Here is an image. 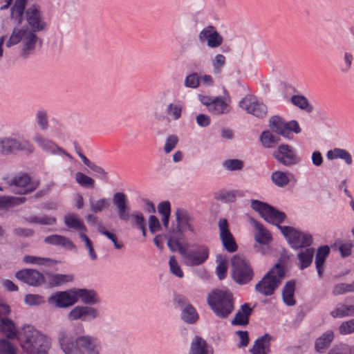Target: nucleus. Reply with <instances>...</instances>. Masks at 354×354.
<instances>
[{
  "label": "nucleus",
  "mask_w": 354,
  "mask_h": 354,
  "mask_svg": "<svg viewBox=\"0 0 354 354\" xmlns=\"http://www.w3.org/2000/svg\"><path fill=\"white\" fill-rule=\"evenodd\" d=\"M198 39L202 43L207 41V46L211 48H218L223 41V37L212 25L206 26L200 32Z\"/></svg>",
  "instance_id": "dca6fc26"
},
{
  "label": "nucleus",
  "mask_w": 354,
  "mask_h": 354,
  "mask_svg": "<svg viewBox=\"0 0 354 354\" xmlns=\"http://www.w3.org/2000/svg\"><path fill=\"white\" fill-rule=\"evenodd\" d=\"M36 122L39 127L42 130H46L48 127V115L47 112L44 110L41 109L37 111L36 113Z\"/></svg>",
  "instance_id": "6e6d98bb"
},
{
  "label": "nucleus",
  "mask_w": 354,
  "mask_h": 354,
  "mask_svg": "<svg viewBox=\"0 0 354 354\" xmlns=\"http://www.w3.org/2000/svg\"><path fill=\"white\" fill-rule=\"evenodd\" d=\"M230 275L236 283L243 286L253 279L254 272L250 261L243 255L237 254L231 259Z\"/></svg>",
  "instance_id": "0eeeda50"
},
{
  "label": "nucleus",
  "mask_w": 354,
  "mask_h": 354,
  "mask_svg": "<svg viewBox=\"0 0 354 354\" xmlns=\"http://www.w3.org/2000/svg\"><path fill=\"white\" fill-rule=\"evenodd\" d=\"M113 203L116 207L118 216L122 221L127 223L131 218L130 224L133 228L138 229L146 223V219L142 212L136 211L131 214L129 201L125 193L115 192L113 196Z\"/></svg>",
  "instance_id": "423d86ee"
},
{
  "label": "nucleus",
  "mask_w": 354,
  "mask_h": 354,
  "mask_svg": "<svg viewBox=\"0 0 354 354\" xmlns=\"http://www.w3.org/2000/svg\"><path fill=\"white\" fill-rule=\"evenodd\" d=\"M26 221L30 223H37L40 225H55L57 220L53 216L44 215L42 217H38L36 215H32L29 216Z\"/></svg>",
  "instance_id": "c03bdc74"
},
{
  "label": "nucleus",
  "mask_w": 354,
  "mask_h": 354,
  "mask_svg": "<svg viewBox=\"0 0 354 354\" xmlns=\"http://www.w3.org/2000/svg\"><path fill=\"white\" fill-rule=\"evenodd\" d=\"M167 246L169 250L172 252H175L177 250L180 254V249H187L189 245L186 243L185 245H183L180 242L181 238L179 236H176L175 234L168 235L167 237Z\"/></svg>",
  "instance_id": "79ce46f5"
},
{
  "label": "nucleus",
  "mask_w": 354,
  "mask_h": 354,
  "mask_svg": "<svg viewBox=\"0 0 354 354\" xmlns=\"http://www.w3.org/2000/svg\"><path fill=\"white\" fill-rule=\"evenodd\" d=\"M254 307L250 304L244 303L240 306V309L235 313L234 317L230 323L232 326H246L249 324L250 317L253 313Z\"/></svg>",
  "instance_id": "4be33fe9"
},
{
  "label": "nucleus",
  "mask_w": 354,
  "mask_h": 354,
  "mask_svg": "<svg viewBox=\"0 0 354 354\" xmlns=\"http://www.w3.org/2000/svg\"><path fill=\"white\" fill-rule=\"evenodd\" d=\"M0 332L8 339H15L18 330L15 323L8 317L0 318Z\"/></svg>",
  "instance_id": "a878e982"
},
{
  "label": "nucleus",
  "mask_w": 354,
  "mask_h": 354,
  "mask_svg": "<svg viewBox=\"0 0 354 354\" xmlns=\"http://www.w3.org/2000/svg\"><path fill=\"white\" fill-rule=\"evenodd\" d=\"M200 84V80L196 73H192L185 77V86L188 88H196Z\"/></svg>",
  "instance_id": "0e129e2a"
},
{
  "label": "nucleus",
  "mask_w": 354,
  "mask_h": 354,
  "mask_svg": "<svg viewBox=\"0 0 354 354\" xmlns=\"http://www.w3.org/2000/svg\"><path fill=\"white\" fill-rule=\"evenodd\" d=\"M24 341L21 344L26 354H47L50 348V339L32 326L24 329Z\"/></svg>",
  "instance_id": "39448f33"
},
{
  "label": "nucleus",
  "mask_w": 354,
  "mask_h": 354,
  "mask_svg": "<svg viewBox=\"0 0 354 354\" xmlns=\"http://www.w3.org/2000/svg\"><path fill=\"white\" fill-rule=\"evenodd\" d=\"M99 316V312L95 308L88 306H77L68 313V319L71 321L81 319L86 322Z\"/></svg>",
  "instance_id": "f3484780"
},
{
  "label": "nucleus",
  "mask_w": 354,
  "mask_h": 354,
  "mask_svg": "<svg viewBox=\"0 0 354 354\" xmlns=\"http://www.w3.org/2000/svg\"><path fill=\"white\" fill-rule=\"evenodd\" d=\"M59 342L65 354H99L101 346L89 336L74 337L61 332Z\"/></svg>",
  "instance_id": "f03ea898"
},
{
  "label": "nucleus",
  "mask_w": 354,
  "mask_h": 354,
  "mask_svg": "<svg viewBox=\"0 0 354 354\" xmlns=\"http://www.w3.org/2000/svg\"><path fill=\"white\" fill-rule=\"evenodd\" d=\"M217 266L216 268V274L220 280L224 279L227 272V259L225 255L219 254L216 257Z\"/></svg>",
  "instance_id": "c9c22d12"
},
{
  "label": "nucleus",
  "mask_w": 354,
  "mask_h": 354,
  "mask_svg": "<svg viewBox=\"0 0 354 354\" xmlns=\"http://www.w3.org/2000/svg\"><path fill=\"white\" fill-rule=\"evenodd\" d=\"M169 265L170 271L174 275H175L179 278L183 277L184 273H183L180 266H179L175 256L170 257L169 261Z\"/></svg>",
  "instance_id": "13d9d810"
},
{
  "label": "nucleus",
  "mask_w": 354,
  "mask_h": 354,
  "mask_svg": "<svg viewBox=\"0 0 354 354\" xmlns=\"http://www.w3.org/2000/svg\"><path fill=\"white\" fill-rule=\"evenodd\" d=\"M286 272V263L279 258L278 261L264 274L256 284L255 290L264 296L272 295L285 277Z\"/></svg>",
  "instance_id": "20e7f679"
},
{
  "label": "nucleus",
  "mask_w": 354,
  "mask_h": 354,
  "mask_svg": "<svg viewBox=\"0 0 354 354\" xmlns=\"http://www.w3.org/2000/svg\"><path fill=\"white\" fill-rule=\"evenodd\" d=\"M192 249H180L181 256L186 260L185 263L191 266L203 264L209 259V248L205 244L194 243Z\"/></svg>",
  "instance_id": "1a4fd4ad"
},
{
  "label": "nucleus",
  "mask_w": 354,
  "mask_h": 354,
  "mask_svg": "<svg viewBox=\"0 0 354 354\" xmlns=\"http://www.w3.org/2000/svg\"><path fill=\"white\" fill-rule=\"evenodd\" d=\"M75 293L77 302L79 299L86 305H95L100 302L96 291L93 289L75 288Z\"/></svg>",
  "instance_id": "5701e85b"
},
{
  "label": "nucleus",
  "mask_w": 354,
  "mask_h": 354,
  "mask_svg": "<svg viewBox=\"0 0 354 354\" xmlns=\"http://www.w3.org/2000/svg\"><path fill=\"white\" fill-rule=\"evenodd\" d=\"M225 64V57L221 54H218L214 57L212 62L214 71L215 73H220L221 69Z\"/></svg>",
  "instance_id": "774afa93"
},
{
  "label": "nucleus",
  "mask_w": 354,
  "mask_h": 354,
  "mask_svg": "<svg viewBox=\"0 0 354 354\" xmlns=\"http://www.w3.org/2000/svg\"><path fill=\"white\" fill-rule=\"evenodd\" d=\"M290 102L308 113H310L313 111V106L309 102L306 97L303 95H293L290 97Z\"/></svg>",
  "instance_id": "473e14b6"
},
{
  "label": "nucleus",
  "mask_w": 354,
  "mask_h": 354,
  "mask_svg": "<svg viewBox=\"0 0 354 354\" xmlns=\"http://www.w3.org/2000/svg\"><path fill=\"white\" fill-rule=\"evenodd\" d=\"M24 302L28 306H39L44 304V300L39 295L28 294L25 296Z\"/></svg>",
  "instance_id": "e2e57ef3"
},
{
  "label": "nucleus",
  "mask_w": 354,
  "mask_h": 354,
  "mask_svg": "<svg viewBox=\"0 0 354 354\" xmlns=\"http://www.w3.org/2000/svg\"><path fill=\"white\" fill-rule=\"evenodd\" d=\"M26 30H28V26L19 28V26L16 25L13 28L8 40L6 43V47L10 48L18 44L21 41H23L24 37L26 33Z\"/></svg>",
  "instance_id": "7c9ffc66"
},
{
  "label": "nucleus",
  "mask_w": 354,
  "mask_h": 354,
  "mask_svg": "<svg viewBox=\"0 0 354 354\" xmlns=\"http://www.w3.org/2000/svg\"><path fill=\"white\" fill-rule=\"evenodd\" d=\"M64 223L69 228L81 231L80 233L85 234L87 232V228L83 221L78 218L75 214L65 216Z\"/></svg>",
  "instance_id": "72a5a7b5"
},
{
  "label": "nucleus",
  "mask_w": 354,
  "mask_h": 354,
  "mask_svg": "<svg viewBox=\"0 0 354 354\" xmlns=\"http://www.w3.org/2000/svg\"><path fill=\"white\" fill-rule=\"evenodd\" d=\"M76 182L82 187L86 188H93L95 180L90 176L77 171L75 176Z\"/></svg>",
  "instance_id": "de8ad7c7"
},
{
  "label": "nucleus",
  "mask_w": 354,
  "mask_h": 354,
  "mask_svg": "<svg viewBox=\"0 0 354 354\" xmlns=\"http://www.w3.org/2000/svg\"><path fill=\"white\" fill-rule=\"evenodd\" d=\"M327 354H354V346L343 343L335 344L328 350Z\"/></svg>",
  "instance_id": "37998d69"
},
{
  "label": "nucleus",
  "mask_w": 354,
  "mask_h": 354,
  "mask_svg": "<svg viewBox=\"0 0 354 354\" xmlns=\"http://www.w3.org/2000/svg\"><path fill=\"white\" fill-rule=\"evenodd\" d=\"M330 254V247L328 245L318 248L315 255V266L318 276L322 278L325 261Z\"/></svg>",
  "instance_id": "393cba45"
},
{
  "label": "nucleus",
  "mask_w": 354,
  "mask_h": 354,
  "mask_svg": "<svg viewBox=\"0 0 354 354\" xmlns=\"http://www.w3.org/2000/svg\"><path fill=\"white\" fill-rule=\"evenodd\" d=\"M26 20L30 31L38 32L45 30L47 28L41 7L37 3H33L27 8Z\"/></svg>",
  "instance_id": "f8f14e48"
},
{
  "label": "nucleus",
  "mask_w": 354,
  "mask_h": 354,
  "mask_svg": "<svg viewBox=\"0 0 354 354\" xmlns=\"http://www.w3.org/2000/svg\"><path fill=\"white\" fill-rule=\"evenodd\" d=\"M260 142L265 148H271L280 141V138L273 135L269 130H264L259 136Z\"/></svg>",
  "instance_id": "58836bf2"
},
{
  "label": "nucleus",
  "mask_w": 354,
  "mask_h": 354,
  "mask_svg": "<svg viewBox=\"0 0 354 354\" xmlns=\"http://www.w3.org/2000/svg\"><path fill=\"white\" fill-rule=\"evenodd\" d=\"M296 288V282L294 279L288 281L282 290L283 302L288 306H293L296 304L295 299V292Z\"/></svg>",
  "instance_id": "b1692460"
},
{
  "label": "nucleus",
  "mask_w": 354,
  "mask_h": 354,
  "mask_svg": "<svg viewBox=\"0 0 354 354\" xmlns=\"http://www.w3.org/2000/svg\"><path fill=\"white\" fill-rule=\"evenodd\" d=\"M315 249L313 248H306V250L300 252L297 257L301 263L299 268L304 270L308 268L313 259Z\"/></svg>",
  "instance_id": "4c0bfd02"
},
{
  "label": "nucleus",
  "mask_w": 354,
  "mask_h": 354,
  "mask_svg": "<svg viewBox=\"0 0 354 354\" xmlns=\"http://www.w3.org/2000/svg\"><path fill=\"white\" fill-rule=\"evenodd\" d=\"M24 261L28 263H38V264H44V261L45 262H50L53 264L58 263L59 261L52 259L50 258H41V257H36L30 255H26L24 257Z\"/></svg>",
  "instance_id": "052dcab7"
},
{
  "label": "nucleus",
  "mask_w": 354,
  "mask_h": 354,
  "mask_svg": "<svg viewBox=\"0 0 354 354\" xmlns=\"http://www.w3.org/2000/svg\"><path fill=\"white\" fill-rule=\"evenodd\" d=\"M167 114L174 120H177L180 118L183 111V105L180 103L168 104L166 109Z\"/></svg>",
  "instance_id": "3c124183"
},
{
  "label": "nucleus",
  "mask_w": 354,
  "mask_h": 354,
  "mask_svg": "<svg viewBox=\"0 0 354 354\" xmlns=\"http://www.w3.org/2000/svg\"><path fill=\"white\" fill-rule=\"evenodd\" d=\"M181 320L187 324H195L199 319V315L192 304H187L182 308L180 315Z\"/></svg>",
  "instance_id": "cd10ccee"
},
{
  "label": "nucleus",
  "mask_w": 354,
  "mask_h": 354,
  "mask_svg": "<svg viewBox=\"0 0 354 354\" xmlns=\"http://www.w3.org/2000/svg\"><path fill=\"white\" fill-rule=\"evenodd\" d=\"M46 275L49 278L48 285L50 287H57L64 283L71 282L74 279L73 274H53L47 272Z\"/></svg>",
  "instance_id": "c756f323"
},
{
  "label": "nucleus",
  "mask_w": 354,
  "mask_h": 354,
  "mask_svg": "<svg viewBox=\"0 0 354 354\" xmlns=\"http://www.w3.org/2000/svg\"><path fill=\"white\" fill-rule=\"evenodd\" d=\"M39 37L36 32L26 30L19 53V57L24 59H27L30 55H33L36 50V46Z\"/></svg>",
  "instance_id": "a211bd4d"
},
{
  "label": "nucleus",
  "mask_w": 354,
  "mask_h": 354,
  "mask_svg": "<svg viewBox=\"0 0 354 354\" xmlns=\"http://www.w3.org/2000/svg\"><path fill=\"white\" fill-rule=\"evenodd\" d=\"M109 206L110 198H103L95 202H90L91 210L94 213L101 212L104 209L109 208Z\"/></svg>",
  "instance_id": "09e8293b"
},
{
  "label": "nucleus",
  "mask_w": 354,
  "mask_h": 354,
  "mask_svg": "<svg viewBox=\"0 0 354 354\" xmlns=\"http://www.w3.org/2000/svg\"><path fill=\"white\" fill-rule=\"evenodd\" d=\"M33 145L28 140L19 141L15 138H4L0 140V153L10 155L23 151L27 155L34 151Z\"/></svg>",
  "instance_id": "9d476101"
},
{
  "label": "nucleus",
  "mask_w": 354,
  "mask_h": 354,
  "mask_svg": "<svg viewBox=\"0 0 354 354\" xmlns=\"http://www.w3.org/2000/svg\"><path fill=\"white\" fill-rule=\"evenodd\" d=\"M254 227L259 232L255 234L256 242L261 245H267L272 240V236L266 228L259 222L254 221Z\"/></svg>",
  "instance_id": "2f4dec72"
},
{
  "label": "nucleus",
  "mask_w": 354,
  "mask_h": 354,
  "mask_svg": "<svg viewBox=\"0 0 354 354\" xmlns=\"http://www.w3.org/2000/svg\"><path fill=\"white\" fill-rule=\"evenodd\" d=\"M28 0H15L10 8V19L16 22L17 26H20L26 17V6Z\"/></svg>",
  "instance_id": "412c9836"
},
{
  "label": "nucleus",
  "mask_w": 354,
  "mask_h": 354,
  "mask_svg": "<svg viewBox=\"0 0 354 354\" xmlns=\"http://www.w3.org/2000/svg\"><path fill=\"white\" fill-rule=\"evenodd\" d=\"M49 305L58 308H67L77 303L75 288L57 291L48 298Z\"/></svg>",
  "instance_id": "ddd939ff"
},
{
  "label": "nucleus",
  "mask_w": 354,
  "mask_h": 354,
  "mask_svg": "<svg viewBox=\"0 0 354 354\" xmlns=\"http://www.w3.org/2000/svg\"><path fill=\"white\" fill-rule=\"evenodd\" d=\"M239 107L248 113L263 118L267 113V106L262 102L252 101L251 98L244 97L239 102Z\"/></svg>",
  "instance_id": "6ab92c4d"
},
{
  "label": "nucleus",
  "mask_w": 354,
  "mask_h": 354,
  "mask_svg": "<svg viewBox=\"0 0 354 354\" xmlns=\"http://www.w3.org/2000/svg\"><path fill=\"white\" fill-rule=\"evenodd\" d=\"M223 166L229 171H237L243 169L244 163L239 159H227L223 162Z\"/></svg>",
  "instance_id": "864d4df0"
},
{
  "label": "nucleus",
  "mask_w": 354,
  "mask_h": 354,
  "mask_svg": "<svg viewBox=\"0 0 354 354\" xmlns=\"http://www.w3.org/2000/svg\"><path fill=\"white\" fill-rule=\"evenodd\" d=\"M269 127L275 133L288 140L293 138V133L298 134L301 132V129L296 120H292L287 122L277 115L270 118Z\"/></svg>",
  "instance_id": "6e6552de"
},
{
  "label": "nucleus",
  "mask_w": 354,
  "mask_h": 354,
  "mask_svg": "<svg viewBox=\"0 0 354 354\" xmlns=\"http://www.w3.org/2000/svg\"><path fill=\"white\" fill-rule=\"evenodd\" d=\"M178 138L176 135H170L166 140L164 150L166 153L171 152L177 145Z\"/></svg>",
  "instance_id": "69168bd1"
},
{
  "label": "nucleus",
  "mask_w": 354,
  "mask_h": 354,
  "mask_svg": "<svg viewBox=\"0 0 354 354\" xmlns=\"http://www.w3.org/2000/svg\"><path fill=\"white\" fill-rule=\"evenodd\" d=\"M272 182L279 187H283L288 185L290 180L286 172L276 171L271 175Z\"/></svg>",
  "instance_id": "49530a36"
},
{
  "label": "nucleus",
  "mask_w": 354,
  "mask_h": 354,
  "mask_svg": "<svg viewBox=\"0 0 354 354\" xmlns=\"http://www.w3.org/2000/svg\"><path fill=\"white\" fill-rule=\"evenodd\" d=\"M15 277L30 286L37 287L46 283L44 275L35 269L25 268L17 271Z\"/></svg>",
  "instance_id": "2eb2a0df"
},
{
  "label": "nucleus",
  "mask_w": 354,
  "mask_h": 354,
  "mask_svg": "<svg viewBox=\"0 0 354 354\" xmlns=\"http://www.w3.org/2000/svg\"><path fill=\"white\" fill-rule=\"evenodd\" d=\"M227 104L223 97H216L211 104L209 111L215 115L227 113Z\"/></svg>",
  "instance_id": "ea45409f"
},
{
  "label": "nucleus",
  "mask_w": 354,
  "mask_h": 354,
  "mask_svg": "<svg viewBox=\"0 0 354 354\" xmlns=\"http://www.w3.org/2000/svg\"><path fill=\"white\" fill-rule=\"evenodd\" d=\"M30 176L25 173L20 176H15L12 180V184L17 187H25L30 183Z\"/></svg>",
  "instance_id": "bf43d9fd"
},
{
  "label": "nucleus",
  "mask_w": 354,
  "mask_h": 354,
  "mask_svg": "<svg viewBox=\"0 0 354 354\" xmlns=\"http://www.w3.org/2000/svg\"><path fill=\"white\" fill-rule=\"evenodd\" d=\"M176 221L181 224L182 226L187 227V230L191 232H194V226L190 224L192 218L188 212L184 209H177L176 211Z\"/></svg>",
  "instance_id": "e433bc0d"
},
{
  "label": "nucleus",
  "mask_w": 354,
  "mask_h": 354,
  "mask_svg": "<svg viewBox=\"0 0 354 354\" xmlns=\"http://www.w3.org/2000/svg\"><path fill=\"white\" fill-rule=\"evenodd\" d=\"M188 354H208L207 342L200 336H194L191 342Z\"/></svg>",
  "instance_id": "c85d7f7f"
},
{
  "label": "nucleus",
  "mask_w": 354,
  "mask_h": 354,
  "mask_svg": "<svg viewBox=\"0 0 354 354\" xmlns=\"http://www.w3.org/2000/svg\"><path fill=\"white\" fill-rule=\"evenodd\" d=\"M353 245L351 242L342 243L339 239L337 240L331 248L333 250H338L342 258H346L352 254Z\"/></svg>",
  "instance_id": "a19ab883"
},
{
  "label": "nucleus",
  "mask_w": 354,
  "mask_h": 354,
  "mask_svg": "<svg viewBox=\"0 0 354 354\" xmlns=\"http://www.w3.org/2000/svg\"><path fill=\"white\" fill-rule=\"evenodd\" d=\"M354 292V281L351 283H339L333 286L332 294L334 296Z\"/></svg>",
  "instance_id": "a18cd8bd"
},
{
  "label": "nucleus",
  "mask_w": 354,
  "mask_h": 354,
  "mask_svg": "<svg viewBox=\"0 0 354 354\" xmlns=\"http://www.w3.org/2000/svg\"><path fill=\"white\" fill-rule=\"evenodd\" d=\"M339 333L341 335H348L354 332V318L343 322L339 326Z\"/></svg>",
  "instance_id": "680f3d73"
},
{
  "label": "nucleus",
  "mask_w": 354,
  "mask_h": 354,
  "mask_svg": "<svg viewBox=\"0 0 354 354\" xmlns=\"http://www.w3.org/2000/svg\"><path fill=\"white\" fill-rule=\"evenodd\" d=\"M219 229V239L223 248L229 253H234L238 250L239 246L234 236L230 230L229 223L226 218H220L218 223Z\"/></svg>",
  "instance_id": "4468645a"
},
{
  "label": "nucleus",
  "mask_w": 354,
  "mask_h": 354,
  "mask_svg": "<svg viewBox=\"0 0 354 354\" xmlns=\"http://www.w3.org/2000/svg\"><path fill=\"white\" fill-rule=\"evenodd\" d=\"M0 354H17V349L6 339H0Z\"/></svg>",
  "instance_id": "4d7b16f0"
},
{
  "label": "nucleus",
  "mask_w": 354,
  "mask_h": 354,
  "mask_svg": "<svg viewBox=\"0 0 354 354\" xmlns=\"http://www.w3.org/2000/svg\"><path fill=\"white\" fill-rule=\"evenodd\" d=\"M330 315L333 318L349 317L348 304L338 303Z\"/></svg>",
  "instance_id": "8fccbe9b"
},
{
  "label": "nucleus",
  "mask_w": 354,
  "mask_h": 354,
  "mask_svg": "<svg viewBox=\"0 0 354 354\" xmlns=\"http://www.w3.org/2000/svg\"><path fill=\"white\" fill-rule=\"evenodd\" d=\"M335 338V333L332 330H327L319 337L315 339L314 343L315 352L318 354H324L330 348Z\"/></svg>",
  "instance_id": "aec40b11"
},
{
  "label": "nucleus",
  "mask_w": 354,
  "mask_h": 354,
  "mask_svg": "<svg viewBox=\"0 0 354 354\" xmlns=\"http://www.w3.org/2000/svg\"><path fill=\"white\" fill-rule=\"evenodd\" d=\"M207 303L215 315L220 319H225L234 309L233 294L228 289L216 288L208 295Z\"/></svg>",
  "instance_id": "7ed1b4c3"
},
{
  "label": "nucleus",
  "mask_w": 354,
  "mask_h": 354,
  "mask_svg": "<svg viewBox=\"0 0 354 354\" xmlns=\"http://www.w3.org/2000/svg\"><path fill=\"white\" fill-rule=\"evenodd\" d=\"M286 218V214L283 212L278 210L270 205L263 219L266 222L277 226L292 249L299 250L310 247L313 243V236L292 226L280 225V223L283 222Z\"/></svg>",
  "instance_id": "f257e3e1"
},
{
  "label": "nucleus",
  "mask_w": 354,
  "mask_h": 354,
  "mask_svg": "<svg viewBox=\"0 0 354 354\" xmlns=\"http://www.w3.org/2000/svg\"><path fill=\"white\" fill-rule=\"evenodd\" d=\"M25 201V197L0 196V210L19 205Z\"/></svg>",
  "instance_id": "f704fd0d"
},
{
  "label": "nucleus",
  "mask_w": 354,
  "mask_h": 354,
  "mask_svg": "<svg viewBox=\"0 0 354 354\" xmlns=\"http://www.w3.org/2000/svg\"><path fill=\"white\" fill-rule=\"evenodd\" d=\"M271 339V335L268 333H265L255 340L252 348L250 349V352L252 354H268L270 349L268 348V351L266 350V344H267V346L269 347Z\"/></svg>",
  "instance_id": "bb28decb"
},
{
  "label": "nucleus",
  "mask_w": 354,
  "mask_h": 354,
  "mask_svg": "<svg viewBox=\"0 0 354 354\" xmlns=\"http://www.w3.org/2000/svg\"><path fill=\"white\" fill-rule=\"evenodd\" d=\"M162 229L161 225L158 218L154 216L151 215L149 217V230L151 234H155L156 232Z\"/></svg>",
  "instance_id": "338daca9"
},
{
  "label": "nucleus",
  "mask_w": 354,
  "mask_h": 354,
  "mask_svg": "<svg viewBox=\"0 0 354 354\" xmlns=\"http://www.w3.org/2000/svg\"><path fill=\"white\" fill-rule=\"evenodd\" d=\"M80 238L85 243V246L88 251L91 259L93 261L96 260L97 255L94 250L92 241L84 233H80Z\"/></svg>",
  "instance_id": "5fc2aeb1"
},
{
  "label": "nucleus",
  "mask_w": 354,
  "mask_h": 354,
  "mask_svg": "<svg viewBox=\"0 0 354 354\" xmlns=\"http://www.w3.org/2000/svg\"><path fill=\"white\" fill-rule=\"evenodd\" d=\"M270 205L268 203L259 200H252L251 201V207L252 209L258 212L263 218H264Z\"/></svg>",
  "instance_id": "603ef678"
},
{
  "label": "nucleus",
  "mask_w": 354,
  "mask_h": 354,
  "mask_svg": "<svg viewBox=\"0 0 354 354\" xmlns=\"http://www.w3.org/2000/svg\"><path fill=\"white\" fill-rule=\"evenodd\" d=\"M272 155L277 162L286 167H291L301 162V158L297 156L296 149L288 144L278 145Z\"/></svg>",
  "instance_id": "9b49d317"
}]
</instances>
